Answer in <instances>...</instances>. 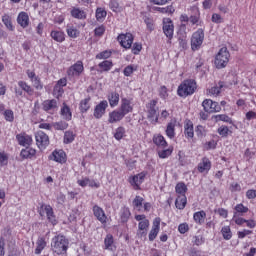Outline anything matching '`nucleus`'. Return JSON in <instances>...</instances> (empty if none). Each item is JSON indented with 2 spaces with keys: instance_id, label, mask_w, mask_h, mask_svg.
Returning a JSON list of instances; mask_svg holds the SVG:
<instances>
[{
  "instance_id": "nucleus-48",
  "label": "nucleus",
  "mask_w": 256,
  "mask_h": 256,
  "mask_svg": "<svg viewBox=\"0 0 256 256\" xmlns=\"http://www.w3.org/2000/svg\"><path fill=\"white\" fill-rule=\"evenodd\" d=\"M212 106L213 100L211 99H206L202 102V107L204 108V111H206V113H211Z\"/></svg>"
},
{
  "instance_id": "nucleus-5",
  "label": "nucleus",
  "mask_w": 256,
  "mask_h": 256,
  "mask_svg": "<svg viewBox=\"0 0 256 256\" xmlns=\"http://www.w3.org/2000/svg\"><path fill=\"white\" fill-rule=\"evenodd\" d=\"M147 113H148V119H151V121H159V115L157 114L158 108H157V100H151L146 105Z\"/></svg>"
},
{
  "instance_id": "nucleus-17",
  "label": "nucleus",
  "mask_w": 256,
  "mask_h": 256,
  "mask_svg": "<svg viewBox=\"0 0 256 256\" xmlns=\"http://www.w3.org/2000/svg\"><path fill=\"white\" fill-rule=\"evenodd\" d=\"M149 219L144 220L138 223V231L137 236L138 237H146L147 236V229H149Z\"/></svg>"
},
{
  "instance_id": "nucleus-14",
  "label": "nucleus",
  "mask_w": 256,
  "mask_h": 256,
  "mask_svg": "<svg viewBox=\"0 0 256 256\" xmlns=\"http://www.w3.org/2000/svg\"><path fill=\"white\" fill-rule=\"evenodd\" d=\"M41 209H44L49 223H52V225H57V218L55 217V213L53 212V207H51V205L43 204L41 206Z\"/></svg>"
},
{
  "instance_id": "nucleus-44",
  "label": "nucleus",
  "mask_w": 256,
  "mask_h": 256,
  "mask_svg": "<svg viewBox=\"0 0 256 256\" xmlns=\"http://www.w3.org/2000/svg\"><path fill=\"white\" fill-rule=\"evenodd\" d=\"M175 191L178 195H185V193H187V185L183 182H179L175 187Z\"/></svg>"
},
{
  "instance_id": "nucleus-3",
  "label": "nucleus",
  "mask_w": 256,
  "mask_h": 256,
  "mask_svg": "<svg viewBox=\"0 0 256 256\" xmlns=\"http://www.w3.org/2000/svg\"><path fill=\"white\" fill-rule=\"evenodd\" d=\"M231 54H229V50L227 47H222L216 55L215 58V66L217 69H223L227 67V63H229V58Z\"/></svg>"
},
{
  "instance_id": "nucleus-13",
  "label": "nucleus",
  "mask_w": 256,
  "mask_h": 256,
  "mask_svg": "<svg viewBox=\"0 0 256 256\" xmlns=\"http://www.w3.org/2000/svg\"><path fill=\"white\" fill-rule=\"evenodd\" d=\"M83 69V62L78 61L68 69L67 73L69 77H75L83 73Z\"/></svg>"
},
{
  "instance_id": "nucleus-64",
  "label": "nucleus",
  "mask_w": 256,
  "mask_h": 256,
  "mask_svg": "<svg viewBox=\"0 0 256 256\" xmlns=\"http://www.w3.org/2000/svg\"><path fill=\"white\" fill-rule=\"evenodd\" d=\"M247 199H255L256 198V190L250 189L246 192Z\"/></svg>"
},
{
  "instance_id": "nucleus-60",
  "label": "nucleus",
  "mask_w": 256,
  "mask_h": 256,
  "mask_svg": "<svg viewBox=\"0 0 256 256\" xmlns=\"http://www.w3.org/2000/svg\"><path fill=\"white\" fill-rule=\"evenodd\" d=\"M141 49H143V46H141V44L134 43L132 47V53L134 55H139V53L141 52Z\"/></svg>"
},
{
  "instance_id": "nucleus-38",
  "label": "nucleus",
  "mask_w": 256,
  "mask_h": 256,
  "mask_svg": "<svg viewBox=\"0 0 256 256\" xmlns=\"http://www.w3.org/2000/svg\"><path fill=\"white\" fill-rule=\"evenodd\" d=\"M61 115L63 119H65L66 121H71V118H72L71 109L66 104H64L63 108L61 109Z\"/></svg>"
},
{
  "instance_id": "nucleus-45",
  "label": "nucleus",
  "mask_w": 256,
  "mask_h": 256,
  "mask_svg": "<svg viewBox=\"0 0 256 256\" xmlns=\"http://www.w3.org/2000/svg\"><path fill=\"white\" fill-rule=\"evenodd\" d=\"M2 22L4 23L5 27L9 29V31H14L13 23L11 22V17L9 15H4L2 17Z\"/></svg>"
},
{
  "instance_id": "nucleus-28",
  "label": "nucleus",
  "mask_w": 256,
  "mask_h": 256,
  "mask_svg": "<svg viewBox=\"0 0 256 256\" xmlns=\"http://www.w3.org/2000/svg\"><path fill=\"white\" fill-rule=\"evenodd\" d=\"M143 181H145V173L142 172L140 174H137L131 177L129 180V183H131L132 185H135L136 187H139V185H141Z\"/></svg>"
},
{
  "instance_id": "nucleus-12",
  "label": "nucleus",
  "mask_w": 256,
  "mask_h": 256,
  "mask_svg": "<svg viewBox=\"0 0 256 256\" xmlns=\"http://www.w3.org/2000/svg\"><path fill=\"white\" fill-rule=\"evenodd\" d=\"M189 12V21L191 25H198L199 19H201V13L199 12V8H197V6H192L190 7Z\"/></svg>"
},
{
  "instance_id": "nucleus-31",
  "label": "nucleus",
  "mask_w": 256,
  "mask_h": 256,
  "mask_svg": "<svg viewBox=\"0 0 256 256\" xmlns=\"http://www.w3.org/2000/svg\"><path fill=\"white\" fill-rule=\"evenodd\" d=\"M187 205V196L185 195H178L175 200L176 209H183Z\"/></svg>"
},
{
  "instance_id": "nucleus-30",
  "label": "nucleus",
  "mask_w": 256,
  "mask_h": 256,
  "mask_svg": "<svg viewBox=\"0 0 256 256\" xmlns=\"http://www.w3.org/2000/svg\"><path fill=\"white\" fill-rule=\"evenodd\" d=\"M36 249H35V254L36 255H41V251L47 247V242L45 241V238L39 237L37 242H36Z\"/></svg>"
},
{
  "instance_id": "nucleus-46",
  "label": "nucleus",
  "mask_w": 256,
  "mask_h": 256,
  "mask_svg": "<svg viewBox=\"0 0 256 256\" xmlns=\"http://www.w3.org/2000/svg\"><path fill=\"white\" fill-rule=\"evenodd\" d=\"M215 121H224V123H233L231 117L226 114H219L214 116Z\"/></svg>"
},
{
  "instance_id": "nucleus-61",
  "label": "nucleus",
  "mask_w": 256,
  "mask_h": 256,
  "mask_svg": "<svg viewBox=\"0 0 256 256\" xmlns=\"http://www.w3.org/2000/svg\"><path fill=\"white\" fill-rule=\"evenodd\" d=\"M110 57H111V52L107 50L99 53L96 56L97 59H109Z\"/></svg>"
},
{
  "instance_id": "nucleus-7",
  "label": "nucleus",
  "mask_w": 256,
  "mask_h": 256,
  "mask_svg": "<svg viewBox=\"0 0 256 256\" xmlns=\"http://www.w3.org/2000/svg\"><path fill=\"white\" fill-rule=\"evenodd\" d=\"M107 107H109V102L107 100L101 101L99 104H97L94 108L93 116L95 119H101L103 115H105V112L107 111Z\"/></svg>"
},
{
  "instance_id": "nucleus-42",
  "label": "nucleus",
  "mask_w": 256,
  "mask_h": 256,
  "mask_svg": "<svg viewBox=\"0 0 256 256\" xmlns=\"http://www.w3.org/2000/svg\"><path fill=\"white\" fill-rule=\"evenodd\" d=\"M52 127L56 129V131H65L69 127V124L65 121H60V122H54L52 124Z\"/></svg>"
},
{
  "instance_id": "nucleus-55",
  "label": "nucleus",
  "mask_w": 256,
  "mask_h": 256,
  "mask_svg": "<svg viewBox=\"0 0 256 256\" xmlns=\"http://www.w3.org/2000/svg\"><path fill=\"white\" fill-rule=\"evenodd\" d=\"M4 117L6 121H9L10 123H13L15 116L13 114V110H5Z\"/></svg>"
},
{
  "instance_id": "nucleus-51",
  "label": "nucleus",
  "mask_w": 256,
  "mask_h": 256,
  "mask_svg": "<svg viewBox=\"0 0 256 256\" xmlns=\"http://www.w3.org/2000/svg\"><path fill=\"white\" fill-rule=\"evenodd\" d=\"M64 90L61 86L59 85H55L54 89H53V95L54 97H56L57 99H59V97H61V95H63Z\"/></svg>"
},
{
  "instance_id": "nucleus-32",
  "label": "nucleus",
  "mask_w": 256,
  "mask_h": 256,
  "mask_svg": "<svg viewBox=\"0 0 256 256\" xmlns=\"http://www.w3.org/2000/svg\"><path fill=\"white\" fill-rule=\"evenodd\" d=\"M153 143L158 147H167V141L165 140V137H163V135L161 134L154 135Z\"/></svg>"
},
{
  "instance_id": "nucleus-29",
  "label": "nucleus",
  "mask_w": 256,
  "mask_h": 256,
  "mask_svg": "<svg viewBox=\"0 0 256 256\" xmlns=\"http://www.w3.org/2000/svg\"><path fill=\"white\" fill-rule=\"evenodd\" d=\"M184 135L187 139H193L195 137V132L193 130V123L188 122L184 126Z\"/></svg>"
},
{
  "instance_id": "nucleus-22",
  "label": "nucleus",
  "mask_w": 256,
  "mask_h": 256,
  "mask_svg": "<svg viewBox=\"0 0 256 256\" xmlns=\"http://www.w3.org/2000/svg\"><path fill=\"white\" fill-rule=\"evenodd\" d=\"M211 169V160L209 158L204 157L202 161L198 164V171L200 173H205V171H209Z\"/></svg>"
},
{
  "instance_id": "nucleus-37",
  "label": "nucleus",
  "mask_w": 256,
  "mask_h": 256,
  "mask_svg": "<svg viewBox=\"0 0 256 256\" xmlns=\"http://www.w3.org/2000/svg\"><path fill=\"white\" fill-rule=\"evenodd\" d=\"M105 17H107V11L103 8H97L96 9V21H99V23H103L105 21Z\"/></svg>"
},
{
  "instance_id": "nucleus-25",
  "label": "nucleus",
  "mask_w": 256,
  "mask_h": 256,
  "mask_svg": "<svg viewBox=\"0 0 256 256\" xmlns=\"http://www.w3.org/2000/svg\"><path fill=\"white\" fill-rule=\"evenodd\" d=\"M108 101L110 107H117L119 105V93L117 91H112L108 94Z\"/></svg>"
},
{
  "instance_id": "nucleus-34",
  "label": "nucleus",
  "mask_w": 256,
  "mask_h": 256,
  "mask_svg": "<svg viewBox=\"0 0 256 256\" xmlns=\"http://www.w3.org/2000/svg\"><path fill=\"white\" fill-rule=\"evenodd\" d=\"M90 101H91V97L81 100L80 106H79L81 113H87V110L91 109Z\"/></svg>"
},
{
  "instance_id": "nucleus-49",
  "label": "nucleus",
  "mask_w": 256,
  "mask_h": 256,
  "mask_svg": "<svg viewBox=\"0 0 256 256\" xmlns=\"http://www.w3.org/2000/svg\"><path fill=\"white\" fill-rule=\"evenodd\" d=\"M98 67H100V69H103V71H111V67H113V62L111 61H103L101 62Z\"/></svg>"
},
{
  "instance_id": "nucleus-36",
  "label": "nucleus",
  "mask_w": 256,
  "mask_h": 256,
  "mask_svg": "<svg viewBox=\"0 0 256 256\" xmlns=\"http://www.w3.org/2000/svg\"><path fill=\"white\" fill-rule=\"evenodd\" d=\"M113 235L111 234H107L105 239H104V247L105 249H107L108 251H113Z\"/></svg>"
},
{
  "instance_id": "nucleus-24",
  "label": "nucleus",
  "mask_w": 256,
  "mask_h": 256,
  "mask_svg": "<svg viewBox=\"0 0 256 256\" xmlns=\"http://www.w3.org/2000/svg\"><path fill=\"white\" fill-rule=\"evenodd\" d=\"M193 219L197 225H203V223H205V219H207V213L203 210L195 212Z\"/></svg>"
},
{
  "instance_id": "nucleus-57",
  "label": "nucleus",
  "mask_w": 256,
  "mask_h": 256,
  "mask_svg": "<svg viewBox=\"0 0 256 256\" xmlns=\"http://www.w3.org/2000/svg\"><path fill=\"white\" fill-rule=\"evenodd\" d=\"M218 134L221 135V137H227V135H229V127L227 126L219 127Z\"/></svg>"
},
{
  "instance_id": "nucleus-10",
  "label": "nucleus",
  "mask_w": 256,
  "mask_h": 256,
  "mask_svg": "<svg viewBox=\"0 0 256 256\" xmlns=\"http://www.w3.org/2000/svg\"><path fill=\"white\" fill-rule=\"evenodd\" d=\"M118 111L125 117L128 113H133V105H131V100L127 98L121 99V105Z\"/></svg>"
},
{
  "instance_id": "nucleus-56",
  "label": "nucleus",
  "mask_w": 256,
  "mask_h": 256,
  "mask_svg": "<svg viewBox=\"0 0 256 256\" xmlns=\"http://www.w3.org/2000/svg\"><path fill=\"white\" fill-rule=\"evenodd\" d=\"M104 34H105V26L101 25V26L95 28L94 35L96 37H103Z\"/></svg>"
},
{
  "instance_id": "nucleus-35",
  "label": "nucleus",
  "mask_w": 256,
  "mask_h": 256,
  "mask_svg": "<svg viewBox=\"0 0 256 256\" xmlns=\"http://www.w3.org/2000/svg\"><path fill=\"white\" fill-rule=\"evenodd\" d=\"M50 35L57 43H63L65 41V33L61 31H52Z\"/></svg>"
},
{
  "instance_id": "nucleus-62",
  "label": "nucleus",
  "mask_w": 256,
  "mask_h": 256,
  "mask_svg": "<svg viewBox=\"0 0 256 256\" xmlns=\"http://www.w3.org/2000/svg\"><path fill=\"white\" fill-rule=\"evenodd\" d=\"M212 23H223V18L221 17V15L217 14V13H214L212 15Z\"/></svg>"
},
{
  "instance_id": "nucleus-11",
  "label": "nucleus",
  "mask_w": 256,
  "mask_h": 256,
  "mask_svg": "<svg viewBox=\"0 0 256 256\" xmlns=\"http://www.w3.org/2000/svg\"><path fill=\"white\" fill-rule=\"evenodd\" d=\"M175 26L173 25V21L167 18L163 21V33L166 35L168 39H173V31Z\"/></svg>"
},
{
  "instance_id": "nucleus-50",
  "label": "nucleus",
  "mask_w": 256,
  "mask_h": 256,
  "mask_svg": "<svg viewBox=\"0 0 256 256\" xmlns=\"http://www.w3.org/2000/svg\"><path fill=\"white\" fill-rule=\"evenodd\" d=\"M143 201H144L143 197L136 196L132 202L133 207H135L136 209L143 207Z\"/></svg>"
},
{
  "instance_id": "nucleus-58",
  "label": "nucleus",
  "mask_w": 256,
  "mask_h": 256,
  "mask_svg": "<svg viewBox=\"0 0 256 256\" xmlns=\"http://www.w3.org/2000/svg\"><path fill=\"white\" fill-rule=\"evenodd\" d=\"M178 231L181 235H185L189 231V225L187 223H182L178 226Z\"/></svg>"
},
{
  "instance_id": "nucleus-23",
  "label": "nucleus",
  "mask_w": 256,
  "mask_h": 256,
  "mask_svg": "<svg viewBox=\"0 0 256 256\" xmlns=\"http://www.w3.org/2000/svg\"><path fill=\"white\" fill-rule=\"evenodd\" d=\"M177 125V121L171 120L167 127H166V135L169 139H174L175 138V127Z\"/></svg>"
},
{
  "instance_id": "nucleus-18",
  "label": "nucleus",
  "mask_w": 256,
  "mask_h": 256,
  "mask_svg": "<svg viewBox=\"0 0 256 256\" xmlns=\"http://www.w3.org/2000/svg\"><path fill=\"white\" fill-rule=\"evenodd\" d=\"M16 139L22 147H29L33 143V138L29 135L18 134Z\"/></svg>"
},
{
  "instance_id": "nucleus-47",
  "label": "nucleus",
  "mask_w": 256,
  "mask_h": 256,
  "mask_svg": "<svg viewBox=\"0 0 256 256\" xmlns=\"http://www.w3.org/2000/svg\"><path fill=\"white\" fill-rule=\"evenodd\" d=\"M221 233L226 241H229V239L232 237L231 228L229 226H224L221 230Z\"/></svg>"
},
{
  "instance_id": "nucleus-21",
  "label": "nucleus",
  "mask_w": 256,
  "mask_h": 256,
  "mask_svg": "<svg viewBox=\"0 0 256 256\" xmlns=\"http://www.w3.org/2000/svg\"><path fill=\"white\" fill-rule=\"evenodd\" d=\"M17 23L18 25L22 26L23 29H25V27H29V15H27V12L19 13Z\"/></svg>"
},
{
  "instance_id": "nucleus-16",
  "label": "nucleus",
  "mask_w": 256,
  "mask_h": 256,
  "mask_svg": "<svg viewBox=\"0 0 256 256\" xmlns=\"http://www.w3.org/2000/svg\"><path fill=\"white\" fill-rule=\"evenodd\" d=\"M93 213L94 217L97 218L100 223H107V216L105 215V211H103L101 207L95 205L93 207Z\"/></svg>"
},
{
  "instance_id": "nucleus-4",
  "label": "nucleus",
  "mask_w": 256,
  "mask_h": 256,
  "mask_svg": "<svg viewBox=\"0 0 256 256\" xmlns=\"http://www.w3.org/2000/svg\"><path fill=\"white\" fill-rule=\"evenodd\" d=\"M203 41H205V32L203 29L199 28L196 32L192 34L191 37V49L192 51H199L201 46L203 45Z\"/></svg>"
},
{
  "instance_id": "nucleus-27",
  "label": "nucleus",
  "mask_w": 256,
  "mask_h": 256,
  "mask_svg": "<svg viewBox=\"0 0 256 256\" xmlns=\"http://www.w3.org/2000/svg\"><path fill=\"white\" fill-rule=\"evenodd\" d=\"M50 159L52 161H56V163H65V152L62 150L54 151L50 156Z\"/></svg>"
},
{
  "instance_id": "nucleus-39",
  "label": "nucleus",
  "mask_w": 256,
  "mask_h": 256,
  "mask_svg": "<svg viewBox=\"0 0 256 256\" xmlns=\"http://www.w3.org/2000/svg\"><path fill=\"white\" fill-rule=\"evenodd\" d=\"M121 221L122 223H127V221H129V218L131 217V211L129 210V208L124 207L121 209Z\"/></svg>"
},
{
  "instance_id": "nucleus-52",
  "label": "nucleus",
  "mask_w": 256,
  "mask_h": 256,
  "mask_svg": "<svg viewBox=\"0 0 256 256\" xmlns=\"http://www.w3.org/2000/svg\"><path fill=\"white\" fill-rule=\"evenodd\" d=\"M32 84H33V87L37 90V91H41L43 89V83H41V79L38 77V78H34L32 80Z\"/></svg>"
},
{
  "instance_id": "nucleus-19",
  "label": "nucleus",
  "mask_w": 256,
  "mask_h": 256,
  "mask_svg": "<svg viewBox=\"0 0 256 256\" xmlns=\"http://www.w3.org/2000/svg\"><path fill=\"white\" fill-rule=\"evenodd\" d=\"M124 117L125 116L119 110H113L109 113L108 122L112 124L119 123V121H122Z\"/></svg>"
},
{
  "instance_id": "nucleus-2",
  "label": "nucleus",
  "mask_w": 256,
  "mask_h": 256,
  "mask_svg": "<svg viewBox=\"0 0 256 256\" xmlns=\"http://www.w3.org/2000/svg\"><path fill=\"white\" fill-rule=\"evenodd\" d=\"M197 89V82L195 80H186L178 87L179 97H188V95H193Z\"/></svg>"
},
{
  "instance_id": "nucleus-40",
  "label": "nucleus",
  "mask_w": 256,
  "mask_h": 256,
  "mask_svg": "<svg viewBox=\"0 0 256 256\" xmlns=\"http://www.w3.org/2000/svg\"><path fill=\"white\" fill-rule=\"evenodd\" d=\"M75 141V134L73 131L68 130L64 133V143L65 145H69V143H73Z\"/></svg>"
},
{
  "instance_id": "nucleus-26",
  "label": "nucleus",
  "mask_w": 256,
  "mask_h": 256,
  "mask_svg": "<svg viewBox=\"0 0 256 256\" xmlns=\"http://www.w3.org/2000/svg\"><path fill=\"white\" fill-rule=\"evenodd\" d=\"M70 14L74 19H80V20L87 19V12L79 8H73Z\"/></svg>"
},
{
  "instance_id": "nucleus-59",
  "label": "nucleus",
  "mask_w": 256,
  "mask_h": 256,
  "mask_svg": "<svg viewBox=\"0 0 256 256\" xmlns=\"http://www.w3.org/2000/svg\"><path fill=\"white\" fill-rule=\"evenodd\" d=\"M236 213H247L249 211V208L244 206L243 204H238L235 206Z\"/></svg>"
},
{
  "instance_id": "nucleus-15",
  "label": "nucleus",
  "mask_w": 256,
  "mask_h": 256,
  "mask_svg": "<svg viewBox=\"0 0 256 256\" xmlns=\"http://www.w3.org/2000/svg\"><path fill=\"white\" fill-rule=\"evenodd\" d=\"M42 109L47 113H55V111H57V100H45L42 103Z\"/></svg>"
},
{
  "instance_id": "nucleus-54",
  "label": "nucleus",
  "mask_w": 256,
  "mask_h": 256,
  "mask_svg": "<svg viewBox=\"0 0 256 256\" xmlns=\"http://www.w3.org/2000/svg\"><path fill=\"white\" fill-rule=\"evenodd\" d=\"M173 153L171 149L161 150L158 152L160 159H167Z\"/></svg>"
},
{
  "instance_id": "nucleus-20",
  "label": "nucleus",
  "mask_w": 256,
  "mask_h": 256,
  "mask_svg": "<svg viewBox=\"0 0 256 256\" xmlns=\"http://www.w3.org/2000/svg\"><path fill=\"white\" fill-rule=\"evenodd\" d=\"M37 154V150L26 146L25 149H22L20 152V157H22V159H33V157H35V155Z\"/></svg>"
},
{
  "instance_id": "nucleus-63",
  "label": "nucleus",
  "mask_w": 256,
  "mask_h": 256,
  "mask_svg": "<svg viewBox=\"0 0 256 256\" xmlns=\"http://www.w3.org/2000/svg\"><path fill=\"white\" fill-rule=\"evenodd\" d=\"M109 7L112 11L116 12L117 9H119V2H117L116 0H111L109 3Z\"/></svg>"
},
{
  "instance_id": "nucleus-41",
  "label": "nucleus",
  "mask_w": 256,
  "mask_h": 256,
  "mask_svg": "<svg viewBox=\"0 0 256 256\" xmlns=\"http://www.w3.org/2000/svg\"><path fill=\"white\" fill-rule=\"evenodd\" d=\"M67 35L71 37L72 39H77L79 37V30L75 28V26H67Z\"/></svg>"
},
{
  "instance_id": "nucleus-43",
  "label": "nucleus",
  "mask_w": 256,
  "mask_h": 256,
  "mask_svg": "<svg viewBox=\"0 0 256 256\" xmlns=\"http://www.w3.org/2000/svg\"><path fill=\"white\" fill-rule=\"evenodd\" d=\"M158 13H166L169 15H172V13H175V8L173 6H166V7H156L155 8Z\"/></svg>"
},
{
  "instance_id": "nucleus-8",
  "label": "nucleus",
  "mask_w": 256,
  "mask_h": 256,
  "mask_svg": "<svg viewBox=\"0 0 256 256\" xmlns=\"http://www.w3.org/2000/svg\"><path fill=\"white\" fill-rule=\"evenodd\" d=\"M118 41L124 49H131V45H133V34L126 33L120 34L118 36Z\"/></svg>"
},
{
  "instance_id": "nucleus-9",
  "label": "nucleus",
  "mask_w": 256,
  "mask_h": 256,
  "mask_svg": "<svg viewBox=\"0 0 256 256\" xmlns=\"http://www.w3.org/2000/svg\"><path fill=\"white\" fill-rule=\"evenodd\" d=\"M160 229H161V218L157 217L153 221V226L148 236L149 241H155V239H157V235H159Z\"/></svg>"
},
{
  "instance_id": "nucleus-53",
  "label": "nucleus",
  "mask_w": 256,
  "mask_h": 256,
  "mask_svg": "<svg viewBox=\"0 0 256 256\" xmlns=\"http://www.w3.org/2000/svg\"><path fill=\"white\" fill-rule=\"evenodd\" d=\"M124 135H125V128L119 127L116 129L114 137H115V139H117L119 141V140L123 139Z\"/></svg>"
},
{
  "instance_id": "nucleus-6",
  "label": "nucleus",
  "mask_w": 256,
  "mask_h": 256,
  "mask_svg": "<svg viewBox=\"0 0 256 256\" xmlns=\"http://www.w3.org/2000/svg\"><path fill=\"white\" fill-rule=\"evenodd\" d=\"M35 139L39 149H45L49 145V136L43 131L36 132Z\"/></svg>"
},
{
  "instance_id": "nucleus-1",
  "label": "nucleus",
  "mask_w": 256,
  "mask_h": 256,
  "mask_svg": "<svg viewBox=\"0 0 256 256\" xmlns=\"http://www.w3.org/2000/svg\"><path fill=\"white\" fill-rule=\"evenodd\" d=\"M51 249L56 255H65L69 249V239L64 235H57L52 239Z\"/></svg>"
},
{
  "instance_id": "nucleus-33",
  "label": "nucleus",
  "mask_w": 256,
  "mask_h": 256,
  "mask_svg": "<svg viewBox=\"0 0 256 256\" xmlns=\"http://www.w3.org/2000/svg\"><path fill=\"white\" fill-rule=\"evenodd\" d=\"M18 86L22 89V91H25L27 95H33L35 93L33 87L29 86V84H27L25 81H19Z\"/></svg>"
}]
</instances>
